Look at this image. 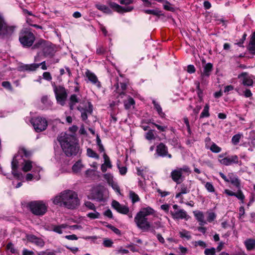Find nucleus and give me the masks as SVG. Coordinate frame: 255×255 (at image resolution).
<instances>
[{"label":"nucleus","instance_id":"f257e3e1","mask_svg":"<svg viewBox=\"0 0 255 255\" xmlns=\"http://www.w3.org/2000/svg\"><path fill=\"white\" fill-rule=\"evenodd\" d=\"M53 203L55 205L63 206L69 209H73L80 204L77 194L70 190H66L52 199Z\"/></svg>","mask_w":255,"mask_h":255},{"label":"nucleus","instance_id":"f03ea898","mask_svg":"<svg viewBox=\"0 0 255 255\" xmlns=\"http://www.w3.org/2000/svg\"><path fill=\"white\" fill-rule=\"evenodd\" d=\"M58 140L67 156L77 155L80 152V147L76 138L70 134H64L58 136Z\"/></svg>","mask_w":255,"mask_h":255},{"label":"nucleus","instance_id":"7ed1b4c3","mask_svg":"<svg viewBox=\"0 0 255 255\" xmlns=\"http://www.w3.org/2000/svg\"><path fill=\"white\" fill-rule=\"evenodd\" d=\"M154 213L153 209L149 207L141 208L135 215L134 221L137 227L144 231H148L151 224L148 221L147 217Z\"/></svg>","mask_w":255,"mask_h":255},{"label":"nucleus","instance_id":"20e7f679","mask_svg":"<svg viewBox=\"0 0 255 255\" xmlns=\"http://www.w3.org/2000/svg\"><path fill=\"white\" fill-rule=\"evenodd\" d=\"M30 211L35 215L43 216L47 210V205L42 201H35L29 203Z\"/></svg>","mask_w":255,"mask_h":255},{"label":"nucleus","instance_id":"39448f33","mask_svg":"<svg viewBox=\"0 0 255 255\" xmlns=\"http://www.w3.org/2000/svg\"><path fill=\"white\" fill-rule=\"evenodd\" d=\"M19 40L23 46L30 47L35 40V36L29 30L24 29L19 34Z\"/></svg>","mask_w":255,"mask_h":255},{"label":"nucleus","instance_id":"423d86ee","mask_svg":"<svg viewBox=\"0 0 255 255\" xmlns=\"http://www.w3.org/2000/svg\"><path fill=\"white\" fill-rule=\"evenodd\" d=\"M14 27L8 25L0 13V38H6L11 36L14 31Z\"/></svg>","mask_w":255,"mask_h":255},{"label":"nucleus","instance_id":"0eeeda50","mask_svg":"<svg viewBox=\"0 0 255 255\" xmlns=\"http://www.w3.org/2000/svg\"><path fill=\"white\" fill-rule=\"evenodd\" d=\"M30 123L36 132L45 130L48 126L47 120L45 118L40 117L32 119Z\"/></svg>","mask_w":255,"mask_h":255},{"label":"nucleus","instance_id":"6e6552de","mask_svg":"<svg viewBox=\"0 0 255 255\" xmlns=\"http://www.w3.org/2000/svg\"><path fill=\"white\" fill-rule=\"evenodd\" d=\"M54 91L55 94L57 102L62 106H64L67 97L66 90L62 86L55 87Z\"/></svg>","mask_w":255,"mask_h":255},{"label":"nucleus","instance_id":"1a4fd4ad","mask_svg":"<svg viewBox=\"0 0 255 255\" xmlns=\"http://www.w3.org/2000/svg\"><path fill=\"white\" fill-rule=\"evenodd\" d=\"M42 168L36 165L35 163L28 160H24L22 162V170L25 172L32 170V172L35 173H39Z\"/></svg>","mask_w":255,"mask_h":255},{"label":"nucleus","instance_id":"9d476101","mask_svg":"<svg viewBox=\"0 0 255 255\" xmlns=\"http://www.w3.org/2000/svg\"><path fill=\"white\" fill-rule=\"evenodd\" d=\"M40 48L42 49L45 55H52L54 53L53 49L46 41L43 40H40L35 43L32 48Z\"/></svg>","mask_w":255,"mask_h":255},{"label":"nucleus","instance_id":"9b49d317","mask_svg":"<svg viewBox=\"0 0 255 255\" xmlns=\"http://www.w3.org/2000/svg\"><path fill=\"white\" fill-rule=\"evenodd\" d=\"M174 211H171L170 214L174 219H185L187 220L188 215L183 209H178V206L175 204L173 206Z\"/></svg>","mask_w":255,"mask_h":255},{"label":"nucleus","instance_id":"f8f14e48","mask_svg":"<svg viewBox=\"0 0 255 255\" xmlns=\"http://www.w3.org/2000/svg\"><path fill=\"white\" fill-rule=\"evenodd\" d=\"M219 161L225 165H229L233 163L239 164L240 165L242 164V162L239 160V158L236 155L219 159Z\"/></svg>","mask_w":255,"mask_h":255},{"label":"nucleus","instance_id":"ddd939ff","mask_svg":"<svg viewBox=\"0 0 255 255\" xmlns=\"http://www.w3.org/2000/svg\"><path fill=\"white\" fill-rule=\"evenodd\" d=\"M156 152L159 156H167L169 158L172 157L171 155L168 153L167 147L163 143H159L156 146Z\"/></svg>","mask_w":255,"mask_h":255},{"label":"nucleus","instance_id":"4468645a","mask_svg":"<svg viewBox=\"0 0 255 255\" xmlns=\"http://www.w3.org/2000/svg\"><path fill=\"white\" fill-rule=\"evenodd\" d=\"M238 78L245 86H252L253 85V80L251 76L247 72H243L238 75Z\"/></svg>","mask_w":255,"mask_h":255},{"label":"nucleus","instance_id":"2eb2a0df","mask_svg":"<svg viewBox=\"0 0 255 255\" xmlns=\"http://www.w3.org/2000/svg\"><path fill=\"white\" fill-rule=\"evenodd\" d=\"M213 69V65L208 63L207 64H205L203 66V70L201 72V83H204L205 78L206 77H209L211 74V72Z\"/></svg>","mask_w":255,"mask_h":255},{"label":"nucleus","instance_id":"dca6fc26","mask_svg":"<svg viewBox=\"0 0 255 255\" xmlns=\"http://www.w3.org/2000/svg\"><path fill=\"white\" fill-rule=\"evenodd\" d=\"M112 206L115 210L121 214H127L129 212V208L128 206L121 205L115 200L112 202Z\"/></svg>","mask_w":255,"mask_h":255},{"label":"nucleus","instance_id":"f3484780","mask_svg":"<svg viewBox=\"0 0 255 255\" xmlns=\"http://www.w3.org/2000/svg\"><path fill=\"white\" fill-rule=\"evenodd\" d=\"M77 225L68 226L66 224H62L60 225H52V231L57 233L59 234H62L63 233V230L67 229L69 227L70 228H76Z\"/></svg>","mask_w":255,"mask_h":255},{"label":"nucleus","instance_id":"a211bd4d","mask_svg":"<svg viewBox=\"0 0 255 255\" xmlns=\"http://www.w3.org/2000/svg\"><path fill=\"white\" fill-rule=\"evenodd\" d=\"M171 177L172 180L177 184L180 183L182 181V174L178 168L171 172Z\"/></svg>","mask_w":255,"mask_h":255},{"label":"nucleus","instance_id":"6ab92c4d","mask_svg":"<svg viewBox=\"0 0 255 255\" xmlns=\"http://www.w3.org/2000/svg\"><path fill=\"white\" fill-rule=\"evenodd\" d=\"M27 239L29 242L33 243L36 246L40 247H43L45 244L44 242L42 239L38 238L33 235H28L27 236Z\"/></svg>","mask_w":255,"mask_h":255},{"label":"nucleus","instance_id":"aec40b11","mask_svg":"<svg viewBox=\"0 0 255 255\" xmlns=\"http://www.w3.org/2000/svg\"><path fill=\"white\" fill-rule=\"evenodd\" d=\"M86 76L88 78L89 81H90L93 84H96L98 87H101L100 82L98 81L97 76L90 70H87L85 72Z\"/></svg>","mask_w":255,"mask_h":255},{"label":"nucleus","instance_id":"412c9836","mask_svg":"<svg viewBox=\"0 0 255 255\" xmlns=\"http://www.w3.org/2000/svg\"><path fill=\"white\" fill-rule=\"evenodd\" d=\"M77 109L81 112V117L83 121H86L88 118L87 113H92L93 111L92 105L91 103H89L88 109H85L79 106L77 107Z\"/></svg>","mask_w":255,"mask_h":255},{"label":"nucleus","instance_id":"4be33fe9","mask_svg":"<svg viewBox=\"0 0 255 255\" xmlns=\"http://www.w3.org/2000/svg\"><path fill=\"white\" fill-rule=\"evenodd\" d=\"M103 158L104 159V163L101 166V170L103 172H105L107 171V168H112V165L110 158L105 153H104Z\"/></svg>","mask_w":255,"mask_h":255},{"label":"nucleus","instance_id":"5701e85b","mask_svg":"<svg viewBox=\"0 0 255 255\" xmlns=\"http://www.w3.org/2000/svg\"><path fill=\"white\" fill-rule=\"evenodd\" d=\"M18 155L15 156L13 157V159L11 162V168H12V174L16 177L19 178L20 174L18 173L16 169L18 167V163L17 161V158L18 157Z\"/></svg>","mask_w":255,"mask_h":255},{"label":"nucleus","instance_id":"b1692460","mask_svg":"<svg viewBox=\"0 0 255 255\" xmlns=\"http://www.w3.org/2000/svg\"><path fill=\"white\" fill-rule=\"evenodd\" d=\"M80 101V98L77 95L73 94L70 97L69 106L70 110L74 109V106Z\"/></svg>","mask_w":255,"mask_h":255},{"label":"nucleus","instance_id":"393cba45","mask_svg":"<svg viewBox=\"0 0 255 255\" xmlns=\"http://www.w3.org/2000/svg\"><path fill=\"white\" fill-rule=\"evenodd\" d=\"M194 213L197 220L199 222L200 225L203 226L207 223L206 221L204 220V216L203 212L198 211L194 212Z\"/></svg>","mask_w":255,"mask_h":255},{"label":"nucleus","instance_id":"a878e982","mask_svg":"<svg viewBox=\"0 0 255 255\" xmlns=\"http://www.w3.org/2000/svg\"><path fill=\"white\" fill-rule=\"evenodd\" d=\"M152 103L154 105V109L156 110L159 116L162 118H164L165 117V114L162 112V109L160 105L155 100L152 101Z\"/></svg>","mask_w":255,"mask_h":255},{"label":"nucleus","instance_id":"bb28decb","mask_svg":"<svg viewBox=\"0 0 255 255\" xmlns=\"http://www.w3.org/2000/svg\"><path fill=\"white\" fill-rule=\"evenodd\" d=\"M228 182H231L233 185L240 189V181L236 176H234L233 174L229 175Z\"/></svg>","mask_w":255,"mask_h":255},{"label":"nucleus","instance_id":"cd10ccee","mask_svg":"<svg viewBox=\"0 0 255 255\" xmlns=\"http://www.w3.org/2000/svg\"><path fill=\"white\" fill-rule=\"evenodd\" d=\"M249 49L253 54H255V32L253 34L249 45Z\"/></svg>","mask_w":255,"mask_h":255},{"label":"nucleus","instance_id":"c85d7f7f","mask_svg":"<svg viewBox=\"0 0 255 255\" xmlns=\"http://www.w3.org/2000/svg\"><path fill=\"white\" fill-rule=\"evenodd\" d=\"M95 6L99 10L106 13L111 14L112 13L111 10L106 5L98 3Z\"/></svg>","mask_w":255,"mask_h":255},{"label":"nucleus","instance_id":"c756f323","mask_svg":"<svg viewBox=\"0 0 255 255\" xmlns=\"http://www.w3.org/2000/svg\"><path fill=\"white\" fill-rule=\"evenodd\" d=\"M245 244L248 250H252L255 249V240L248 239L245 242Z\"/></svg>","mask_w":255,"mask_h":255},{"label":"nucleus","instance_id":"7c9ffc66","mask_svg":"<svg viewBox=\"0 0 255 255\" xmlns=\"http://www.w3.org/2000/svg\"><path fill=\"white\" fill-rule=\"evenodd\" d=\"M83 165L81 161H78L72 166V170L75 173L80 172L83 168Z\"/></svg>","mask_w":255,"mask_h":255},{"label":"nucleus","instance_id":"2f4dec72","mask_svg":"<svg viewBox=\"0 0 255 255\" xmlns=\"http://www.w3.org/2000/svg\"><path fill=\"white\" fill-rule=\"evenodd\" d=\"M135 104L134 100L131 97H128L127 101L124 102V106L125 109L128 110L129 109L131 106H133Z\"/></svg>","mask_w":255,"mask_h":255},{"label":"nucleus","instance_id":"473e14b6","mask_svg":"<svg viewBox=\"0 0 255 255\" xmlns=\"http://www.w3.org/2000/svg\"><path fill=\"white\" fill-rule=\"evenodd\" d=\"M209 104H207L205 106L204 109L200 116V118H203L205 117H209L210 114H209Z\"/></svg>","mask_w":255,"mask_h":255},{"label":"nucleus","instance_id":"72a5a7b5","mask_svg":"<svg viewBox=\"0 0 255 255\" xmlns=\"http://www.w3.org/2000/svg\"><path fill=\"white\" fill-rule=\"evenodd\" d=\"M40 66V64H27L23 66V68L25 70L28 71H35Z\"/></svg>","mask_w":255,"mask_h":255},{"label":"nucleus","instance_id":"f704fd0d","mask_svg":"<svg viewBox=\"0 0 255 255\" xmlns=\"http://www.w3.org/2000/svg\"><path fill=\"white\" fill-rule=\"evenodd\" d=\"M179 235L181 238H186L188 240H189L191 239L190 232L187 230H182L179 232Z\"/></svg>","mask_w":255,"mask_h":255},{"label":"nucleus","instance_id":"c9c22d12","mask_svg":"<svg viewBox=\"0 0 255 255\" xmlns=\"http://www.w3.org/2000/svg\"><path fill=\"white\" fill-rule=\"evenodd\" d=\"M87 154L89 157L91 158H94L97 159H98L99 158V155L93 150L90 148H88L87 149Z\"/></svg>","mask_w":255,"mask_h":255},{"label":"nucleus","instance_id":"e433bc0d","mask_svg":"<svg viewBox=\"0 0 255 255\" xmlns=\"http://www.w3.org/2000/svg\"><path fill=\"white\" fill-rule=\"evenodd\" d=\"M108 4H109L110 6L114 9L116 11H117L118 12L120 13L121 12V9L122 8V6L120 5L119 4H117L116 2L110 1L108 2Z\"/></svg>","mask_w":255,"mask_h":255},{"label":"nucleus","instance_id":"4c0bfd02","mask_svg":"<svg viewBox=\"0 0 255 255\" xmlns=\"http://www.w3.org/2000/svg\"><path fill=\"white\" fill-rule=\"evenodd\" d=\"M37 173H34L33 174L31 173H28L26 174L25 178L27 181H30L33 178L36 179L37 180H38L40 178V176L39 175L38 173L36 174Z\"/></svg>","mask_w":255,"mask_h":255},{"label":"nucleus","instance_id":"58836bf2","mask_svg":"<svg viewBox=\"0 0 255 255\" xmlns=\"http://www.w3.org/2000/svg\"><path fill=\"white\" fill-rule=\"evenodd\" d=\"M145 137L148 140L154 139L155 138V136L154 133V130L152 129L149 130L148 132L145 133Z\"/></svg>","mask_w":255,"mask_h":255},{"label":"nucleus","instance_id":"ea45409f","mask_svg":"<svg viewBox=\"0 0 255 255\" xmlns=\"http://www.w3.org/2000/svg\"><path fill=\"white\" fill-rule=\"evenodd\" d=\"M129 197L131 199L132 203H134L139 200L138 196L132 191L129 192Z\"/></svg>","mask_w":255,"mask_h":255},{"label":"nucleus","instance_id":"a19ab883","mask_svg":"<svg viewBox=\"0 0 255 255\" xmlns=\"http://www.w3.org/2000/svg\"><path fill=\"white\" fill-rule=\"evenodd\" d=\"M18 153L21 156H24L26 157H28L31 155L30 152L27 151L24 148H20L18 151Z\"/></svg>","mask_w":255,"mask_h":255},{"label":"nucleus","instance_id":"79ce46f5","mask_svg":"<svg viewBox=\"0 0 255 255\" xmlns=\"http://www.w3.org/2000/svg\"><path fill=\"white\" fill-rule=\"evenodd\" d=\"M242 136V134H237L234 135L232 138V143L234 145H237L239 142Z\"/></svg>","mask_w":255,"mask_h":255},{"label":"nucleus","instance_id":"37998d69","mask_svg":"<svg viewBox=\"0 0 255 255\" xmlns=\"http://www.w3.org/2000/svg\"><path fill=\"white\" fill-rule=\"evenodd\" d=\"M144 13L149 14H153L154 15H159L160 11L157 9H146L144 10Z\"/></svg>","mask_w":255,"mask_h":255},{"label":"nucleus","instance_id":"c03bdc74","mask_svg":"<svg viewBox=\"0 0 255 255\" xmlns=\"http://www.w3.org/2000/svg\"><path fill=\"white\" fill-rule=\"evenodd\" d=\"M234 196L236 197L238 199L241 200L242 203H244L245 196L240 189H239L238 192L235 193V195Z\"/></svg>","mask_w":255,"mask_h":255},{"label":"nucleus","instance_id":"a18cd8bd","mask_svg":"<svg viewBox=\"0 0 255 255\" xmlns=\"http://www.w3.org/2000/svg\"><path fill=\"white\" fill-rule=\"evenodd\" d=\"M93 198L97 201H102L103 199V194L100 192H96L95 193H93Z\"/></svg>","mask_w":255,"mask_h":255},{"label":"nucleus","instance_id":"49530a36","mask_svg":"<svg viewBox=\"0 0 255 255\" xmlns=\"http://www.w3.org/2000/svg\"><path fill=\"white\" fill-rule=\"evenodd\" d=\"M205 255H216V249L214 248L206 249L204 251Z\"/></svg>","mask_w":255,"mask_h":255},{"label":"nucleus","instance_id":"de8ad7c7","mask_svg":"<svg viewBox=\"0 0 255 255\" xmlns=\"http://www.w3.org/2000/svg\"><path fill=\"white\" fill-rule=\"evenodd\" d=\"M210 149L212 152L215 153H219L221 151V148L214 143L212 144Z\"/></svg>","mask_w":255,"mask_h":255},{"label":"nucleus","instance_id":"09e8293b","mask_svg":"<svg viewBox=\"0 0 255 255\" xmlns=\"http://www.w3.org/2000/svg\"><path fill=\"white\" fill-rule=\"evenodd\" d=\"M114 243L113 241L109 239H105L103 241V245L105 247L110 248L112 247Z\"/></svg>","mask_w":255,"mask_h":255},{"label":"nucleus","instance_id":"8fccbe9b","mask_svg":"<svg viewBox=\"0 0 255 255\" xmlns=\"http://www.w3.org/2000/svg\"><path fill=\"white\" fill-rule=\"evenodd\" d=\"M161 227V223L160 222H155L154 223L153 226L152 227L151 226V228L149 231H150L153 234H155V228L158 229Z\"/></svg>","mask_w":255,"mask_h":255},{"label":"nucleus","instance_id":"3c124183","mask_svg":"<svg viewBox=\"0 0 255 255\" xmlns=\"http://www.w3.org/2000/svg\"><path fill=\"white\" fill-rule=\"evenodd\" d=\"M205 187L209 192H214L215 191V188L213 184L210 182H207L205 185Z\"/></svg>","mask_w":255,"mask_h":255},{"label":"nucleus","instance_id":"603ef678","mask_svg":"<svg viewBox=\"0 0 255 255\" xmlns=\"http://www.w3.org/2000/svg\"><path fill=\"white\" fill-rule=\"evenodd\" d=\"M193 244L195 247L200 246L203 248H205L207 246L205 242L202 241H195L193 243Z\"/></svg>","mask_w":255,"mask_h":255},{"label":"nucleus","instance_id":"864d4df0","mask_svg":"<svg viewBox=\"0 0 255 255\" xmlns=\"http://www.w3.org/2000/svg\"><path fill=\"white\" fill-rule=\"evenodd\" d=\"M109 184L111 185L113 189L116 191L118 193H120V189L119 185L116 182H114V181H111L109 182Z\"/></svg>","mask_w":255,"mask_h":255},{"label":"nucleus","instance_id":"5fc2aeb1","mask_svg":"<svg viewBox=\"0 0 255 255\" xmlns=\"http://www.w3.org/2000/svg\"><path fill=\"white\" fill-rule=\"evenodd\" d=\"M178 169L180 170V171L181 172L182 174L183 173H187L188 174H189L191 172V171L190 170V168L188 166L186 165H184L181 168H178Z\"/></svg>","mask_w":255,"mask_h":255},{"label":"nucleus","instance_id":"6e6d98bb","mask_svg":"<svg viewBox=\"0 0 255 255\" xmlns=\"http://www.w3.org/2000/svg\"><path fill=\"white\" fill-rule=\"evenodd\" d=\"M87 216L91 219H96L99 218L100 214L95 211L93 213H89Z\"/></svg>","mask_w":255,"mask_h":255},{"label":"nucleus","instance_id":"4d7b16f0","mask_svg":"<svg viewBox=\"0 0 255 255\" xmlns=\"http://www.w3.org/2000/svg\"><path fill=\"white\" fill-rule=\"evenodd\" d=\"M216 214L213 212H210L208 213V217H207V221L209 222H211L214 220L216 218Z\"/></svg>","mask_w":255,"mask_h":255},{"label":"nucleus","instance_id":"13d9d810","mask_svg":"<svg viewBox=\"0 0 255 255\" xmlns=\"http://www.w3.org/2000/svg\"><path fill=\"white\" fill-rule=\"evenodd\" d=\"M133 9V7L131 6H128L126 7L122 6V8L121 9L120 13L130 12Z\"/></svg>","mask_w":255,"mask_h":255},{"label":"nucleus","instance_id":"bf43d9fd","mask_svg":"<svg viewBox=\"0 0 255 255\" xmlns=\"http://www.w3.org/2000/svg\"><path fill=\"white\" fill-rule=\"evenodd\" d=\"M163 7L165 9L170 11H173L174 10V8L167 1H166L165 3L164 4Z\"/></svg>","mask_w":255,"mask_h":255},{"label":"nucleus","instance_id":"052dcab7","mask_svg":"<svg viewBox=\"0 0 255 255\" xmlns=\"http://www.w3.org/2000/svg\"><path fill=\"white\" fill-rule=\"evenodd\" d=\"M189 189L186 185L184 184L181 185L180 189V192H181V193H182L183 194H185L189 192Z\"/></svg>","mask_w":255,"mask_h":255},{"label":"nucleus","instance_id":"680f3d73","mask_svg":"<svg viewBox=\"0 0 255 255\" xmlns=\"http://www.w3.org/2000/svg\"><path fill=\"white\" fill-rule=\"evenodd\" d=\"M7 249L12 254H15L16 250L14 249L13 245L11 243H8L7 245Z\"/></svg>","mask_w":255,"mask_h":255},{"label":"nucleus","instance_id":"e2e57ef3","mask_svg":"<svg viewBox=\"0 0 255 255\" xmlns=\"http://www.w3.org/2000/svg\"><path fill=\"white\" fill-rule=\"evenodd\" d=\"M1 85L4 88H5L9 90H12L11 85L9 82L4 81L2 83Z\"/></svg>","mask_w":255,"mask_h":255},{"label":"nucleus","instance_id":"0e129e2a","mask_svg":"<svg viewBox=\"0 0 255 255\" xmlns=\"http://www.w3.org/2000/svg\"><path fill=\"white\" fill-rule=\"evenodd\" d=\"M158 130L161 131H164L167 128L166 126H161L154 123H152Z\"/></svg>","mask_w":255,"mask_h":255},{"label":"nucleus","instance_id":"69168bd1","mask_svg":"<svg viewBox=\"0 0 255 255\" xmlns=\"http://www.w3.org/2000/svg\"><path fill=\"white\" fill-rule=\"evenodd\" d=\"M43 77L44 79L47 80V81H50L52 79V77L51 76V74L48 72H44L43 74Z\"/></svg>","mask_w":255,"mask_h":255},{"label":"nucleus","instance_id":"338daca9","mask_svg":"<svg viewBox=\"0 0 255 255\" xmlns=\"http://www.w3.org/2000/svg\"><path fill=\"white\" fill-rule=\"evenodd\" d=\"M195 68L193 65H189L187 66V71L190 74L194 73L195 72Z\"/></svg>","mask_w":255,"mask_h":255},{"label":"nucleus","instance_id":"774afa93","mask_svg":"<svg viewBox=\"0 0 255 255\" xmlns=\"http://www.w3.org/2000/svg\"><path fill=\"white\" fill-rule=\"evenodd\" d=\"M85 206L88 208L89 209L91 210H93L95 211V206L92 203L90 202H86L85 203Z\"/></svg>","mask_w":255,"mask_h":255}]
</instances>
